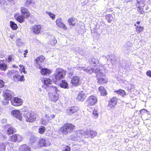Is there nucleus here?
<instances>
[{
  "label": "nucleus",
  "mask_w": 151,
  "mask_h": 151,
  "mask_svg": "<svg viewBox=\"0 0 151 151\" xmlns=\"http://www.w3.org/2000/svg\"><path fill=\"white\" fill-rule=\"evenodd\" d=\"M105 68L103 66H99L95 70V73L96 74V77L98 78V82L101 83H104L106 82V79L102 77H99V76H104L105 75Z\"/></svg>",
  "instance_id": "obj_1"
},
{
  "label": "nucleus",
  "mask_w": 151,
  "mask_h": 151,
  "mask_svg": "<svg viewBox=\"0 0 151 151\" xmlns=\"http://www.w3.org/2000/svg\"><path fill=\"white\" fill-rule=\"evenodd\" d=\"M75 129V126L70 123H66L61 128V130L65 135L71 133Z\"/></svg>",
  "instance_id": "obj_2"
},
{
  "label": "nucleus",
  "mask_w": 151,
  "mask_h": 151,
  "mask_svg": "<svg viewBox=\"0 0 151 151\" xmlns=\"http://www.w3.org/2000/svg\"><path fill=\"white\" fill-rule=\"evenodd\" d=\"M84 131L82 130L77 131L75 134L71 135L69 137V139L73 140L80 142L83 140L82 138V135Z\"/></svg>",
  "instance_id": "obj_3"
},
{
  "label": "nucleus",
  "mask_w": 151,
  "mask_h": 151,
  "mask_svg": "<svg viewBox=\"0 0 151 151\" xmlns=\"http://www.w3.org/2000/svg\"><path fill=\"white\" fill-rule=\"evenodd\" d=\"M22 114L27 122H32L36 118L37 115L33 113H29L27 111H22Z\"/></svg>",
  "instance_id": "obj_4"
},
{
  "label": "nucleus",
  "mask_w": 151,
  "mask_h": 151,
  "mask_svg": "<svg viewBox=\"0 0 151 151\" xmlns=\"http://www.w3.org/2000/svg\"><path fill=\"white\" fill-rule=\"evenodd\" d=\"M57 73L55 76V77L57 80L62 79L64 77L66 74V72L61 68L56 69Z\"/></svg>",
  "instance_id": "obj_5"
},
{
  "label": "nucleus",
  "mask_w": 151,
  "mask_h": 151,
  "mask_svg": "<svg viewBox=\"0 0 151 151\" xmlns=\"http://www.w3.org/2000/svg\"><path fill=\"white\" fill-rule=\"evenodd\" d=\"M39 148L43 147H48L50 145V143L48 140L46 138H40L38 141Z\"/></svg>",
  "instance_id": "obj_6"
},
{
  "label": "nucleus",
  "mask_w": 151,
  "mask_h": 151,
  "mask_svg": "<svg viewBox=\"0 0 151 151\" xmlns=\"http://www.w3.org/2000/svg\"><path fill=\"white\" fill-rule=\"evenodd\" d=\"M97 101V98L96 97L92 96H89L86 100L88 106H92L95 104Z\"/></svg>",
  "instance_id": "obj_7"
},
{
  "label": "nucleus",
  "mask_w": 151,
  "mask_h": 151,
  "mask_svg": "<svg viewBox=\"0 0 151 151\" xmlns=\"http://www.w3.org/2000/svg\"><path fill=\"white\" fill-rule=\"evenodd\" d=\"M12 104L15 106H19L22 104V100L20 98L15 97L11 100Z\"/></svg>",
  "instance_id": "obj_8"
},
{
  "label": "nucleus",
  "mask_w": 151,
  "mask_h": 151,
  "mask_svg": "<svg viewBox=\"0 0 151 151\" xmlns=\"http://www.w3.org/2000/svg\"><path fill=\"white\" fill-rule=\"evenodd\" d=\"M117 98L116 97H113L109 101L108 107L110 109H113L117 103Z\"/></svg>",
  "instance_id": "obj_9"
},
{
  "label": "nucleus",
  "mask_w": 151,
  "mask_h": 151,
  "mask_svg": "<svg viewBox=\"0 0 151 151\" xmlns=\"http://www.w3.org/2000/svg\"><path fill=\"white\" fill-rule=\"evenodd\" d=\"M48 97L50 100L55 102L58 100L59 95L57 93L48 92Z\"/></svg>",
  "instance_id": "obj_10"
},
{
  "label": "nucleus",
  "mask_w": 151,
  "mask_h": 151,
  "mask_svg": "<svg viewBox=\"0 0 151 151\" xmlns=\"http://www.w3.org/2000/svg\"><path fill=\"white\" fill-rule=\"evenodd\" d=\"M55 116L54 114L51 115V114H46L45 116V118H46L47 121L43 119L42 121V124L44 125H45L47 124V122L53 119Z\"/></svg>",
  "instance_id": "obj_11"
},
{
  "label": "nucleus",
  "mask_w": 151,
  "mask_h": 151,
  "mask_svg": "<svg viewBox=\"0 0 151 151\" xmlns=\"http://www.w3.org/2000/svg\"><path fill=\"white\" fill-rule=\"evenodd\" d=\"M45 58L42 55L40 56L35 60L36 63V67L39 69L41 68L42 63L44 61Z\"/></svg>",
  "instance_id": "obj_12"
},
{
  "label": "nucleus",
  "mask_w": 151,
  "mask_h": 151,
  "mask_svg": "<svg viewBox=\"0 0 151 151\" xmlns=\"http://www.w3.org/2000/svg\"><path fill=\"white\" fill-rule=\"evenodd\" d=\"M22 111H23L22 110L21 112H22ZM22 112L21 114H20V112L19 110H15L12 111L11 114L14 117L21 120L22 118V115L23 114H22Z\"/></svg>",
  "instance_id": "obj_13"
},
{
  "label": "nucleus",
  "mask_w": 151,
  "mask_h": 151,
  "mask_svg": "<svg viewBox=\"0 0 151 151\" xmlns=\"http://www.w3.org/2000/svg\"><path fill=\"white\" fill-rule=\"evenodd\" d=\"M78 109V108L77 107L73 106L68 108L66 109V111L68 115H71L77 112Z\"/></svg>",
  "instance_id": "obj_14"
},
{
  "label": "nucleus",
  "mask_w": 151,
  "mask_h": 151,
  "mask_svg": "<svg viewBox=\"0 0 151 151\" xmlns=\"http://www.w3.org/2000/svg\"><path fill=\"white\" fill-rule=\"evenodd\" d=\"M77 69L78 70H83L85 72H86L88 74H91L94 72V70L90 67H88L85 68V67H78Z\"/></svg>",
  "instance_id": "obj_15"
},
{
  "label": "nucleus",
  "mask_w": 151,
  "mask_h": 151,
  "mask_svg": "<svg viewBox=\"0 0 151 151\" xmlns=\"http://www.w3.org/2000/svg\"><path fill=\"white\" fill-rule=\"evenodd\" d=\"M12 143L9 142H6L5 143H0V150L1 151H5L6 150V146H9V147H13L12 146Z\"/></svg>",
  "instance_id": "obj_16"
},
{
  "label": "nucleus",
  "mask_w": 151,
  "mask_h": 151,
  "mask_svg": "<svg viewBox=\"0 0 151 151\" xmlns=\"http://www.w3.org/2000/svg\"><path fill=\"white\" fill-rule=\"evenodd\" d=\"M61 21L62 19L61 18L57 19L56 21V25L59 28H62L65 29H67L66 26Z\"/></svg>",
  "instance_id": "obj_17"
},
{
  "label": "nucleus",
  "mask_w": 151,
  "mask_h": 151,
  "mask_svg": "<svg viewBox=\"0 0 151 151\" xmlns=\"http://www.w3.org/2000/svg\"><path fill=\"white\" fill-rule=\"evenodd\" d=\"M11 139L12 142H20L22 139V138L19 135L14 134L11 137Z\"/></svg>",
  "instance_id": "obj_18"
},
{
  "label": "nucleus",
  "mask_w": 151,
  "mask_h": 151,
  "mask_svg": "<svg viewBox=\"0 0 151 151\" xmlns=\"http://www.w3.org/2000/svg\"><path fill=\"white\" fill-rule=\"evenodd\" d=\"M86 95L83 91H81L78 93L77 99L80 101H83L86 98Z\"/></svg>",
  "instance_id": "obj_19"
},
{
  "label": "nucleus",
  "mask_w": 151,
  "mask_h": 151,
  "mask_svg": "<svg viewBox=\"0 0 151 151\" xmlns=\"http://www.w3.org/2000/svg\"><path fill=\"white\" fill-rule=\"evenodd\" d=\"M22 12V14L25 17H29L30 13L29 11L24 7H21L20 8Z\"/></svg>",
  "instance_id": "obj_20"
},
{
  "label": "nucleus",
  "mask_w": 151,
  "mask_h": 151,
  "mask_svg": "<svg viewBox=\"0 0 151 151\" xmlns=\"http://www.w3.org/2000/svg\"><path fill=\"white\" fill-rule=\"evenodd\" d=\"M46 89L48 90L49 92L51 93H57L59 91V90L56 86H50L46 87Z\"/></svg>",
  "instance_id": "obj_21"
},
{
  "label": "nucleus",
  "mask_w": 151,
  "mask_h": 151,
  "mask_svg": "<svg viewBox=\"0 0 151 151\" xmlns=\"http://www.w3.org/2000/svg\"><path fill=\"white\" fill-rule=\"evenodd\" d=\"M79 78L77 76H75L72 78L71 83L73 85L76 86L79 83Z\"/></svg>",
  "instance_id": "obj_22"
},
{
  "label": "nucleus",
  "mask_w": 151,
  "mask_h": 151,
  "mask_svg": "<svg viewBox=\"0 0 151 151\" xmlns=\"http://www.w3.org/2000/svg\"><path fill=\"white\" fill-rule=\"evenodd\" d=\"M32 30L35 34H38L41 31V26L40 25L34 26Z\"/></svg>",
  "instance_id": "obj_23"
},
{
  "label": "nucleus",
  "mask_w": 151,
  "mask_h": 151,
  "mask_svg": "<svg viewBox=\"0 0 151 151\" xmlns=\"http://www.w3.org/2000/svg\"><path fill=\"white\" fill-rule=\"evenodd\" d=\"M31 148L25 145H23L19 146V151H30Z\"/></svg>",
  "instance_id": "obj_24"
},
{
  "label": "nucleus",
  "mask_w": 151,
  "mask_h": 151,
  "mask_svg": "<svg viewBox=\"0 0 151 151\" xmlns=\"http://www.w3.org/2000/svg\"><path fill=\"white\" fill-rule=\"evenodd\" d=\"M11 92L8 90H7L3 92V95L5 98L11 100L12 98V95Z\"/></svg>",
  "instance_id": "obj_25"
},
{
  "label": "nucleus",
  "mask_w": 151,
  "mask_h": 151,
  "mask_svg": "<svg viewBox=\"0 0 151 151\" xmlns=\"http://www.w3.org/2000/svg\"><path fill=\"white\" fill-rule=\"evenodd\" d=\"M59 85L60 87L64 89H68V85L65 80H62L60 83Z\"/></svg>",
  "instance_id": "obj_26"
},
{
  "label": "nucleus",
  "mask_w": 151,
  "mask_h": 151,
  "mask_svg": "<svg viewBox=\"0 0 151 151\" xmlns=\"http://www.w3.org/2000/svg\"><path fill=\"white\" fill-rule=\"evenodd\" d=\"M24 76H20L19 75H15L13 77V79L14 81L17 82L18 81H24Z\"/></svg>",
  "instance_id": "obj_27"
},
{
  "label": "nucleus",
  "mask_w": 151,
  "mask_h": 151,
  "mask_svg": "<svg viewBox=\"0 0 151 151\" xmlns=\"http://www.w3.org/2000/svg\"><path fill=\"white\" fill-rule=\"evenodd\" d=\"M51 71L48 70L47 68H42L41 70V74L44 75H49L51 73Z\"/></svg>",
  "instance_id": "obj_28"
},
{
  "label": "nucleus",
  "mask_w": 151,
  "mask_h": 151,
  "mask_svg": "<svg viewBox=\"0 0 151 151\" xmlns=\"http://www.w3.org/2000/svg\"><path fill=\"white\" fill-rule=\"evenodd\" d=\"M77 19L75 18H72L68 19V22L70 25L74 26L76 23Z\"/></svg>",
  "instance_id": "obj_29"
},
{
  "label": "nucleus",
  "mask_w": 151,
  "mask_h": 151,
  "mask_svg": "<svg viewBox=\"0 0 151 151\" xmlns=\"http://www.w3.org/2000/svg\"><path fill=\"white\" fill-rule=\"evenodd\" d=\"M99 91L100 92L101 96H105L107 94L106 90L102 86H101L99 88Z\"/></svg>",
  "instance_id": "obj_30"
},
{
  "label": "nucleus",
  "mask_w": 151,
  "mask_h": 151,
  "mask_svg": "<svg viewBox=\"0 0 151 151\" xmlns=\"http://www.w3.org/2000/svg\"><path fill=\"white\" fill-rule=\"evenodd\" d=\"M89 62L90 64L94 63L96 64L99 63L98 59L96 57L94 56L92 58L89 59Z\"/></svg>",
  "instance_id": "obj_31"
},
{
  "label": "nucleus",
  "mask_w": 151,
  "mask_h": 151,
  "mask_svg": "<svg viewBox=\"0 0 151 151\" xmlns=\"http://www.w3.org/2000/svg\"><path fill=\"white\" fill-rule=\"evenodd\" d=\"M16 132V130L14 128L11 127L7 130V133L8 135H9L15 133Z\"/></svg>",
  "instance_id": "obj_32"
},
{
  "label": "nucleus",
  "mask_w": 151,
  "mask_h": 151,
  "mask_svg": "<svg viewBox=\"0 0 151 151\" xmlns=\"http://www.w3.org/2000/svg\"><path fill=\"white\" fill-rule=\"evenodd\" d=\"M28 17H24L23 15L21 14L17 17L16 18V20L19 22L22 23L23 22L25 18H27Z\"/></svg>",
  "instance_id": "obj_33"
},
{
  "label": "nucleus",
  "mask_w": 151,
  "mask_h": 151,
  "mask_svg": "<svg viewBox=\"0 0 151 151\" xmlns=\"http://www.w3.org/2000/svg\"><path fill=\"white\" fill-rule=\"evenodd\" d=\"M105 17L106 20L108 23H111L113 20L114 18L112 15L110 14H107L106 15Z\"/></svg>",
  "instance_id": "obj_34"
},
{
  "label": "nucleus",
  "mask_w": 151,
  "mask_h": 151,
  "mask_svg": "<svg viewBox=\"0 0 151 151\" xmlns=\"http://www.w3.org/2000/svg\"><path fill=\"white\" fill-rule=\"evenodd\" d=\"M44 82L46 85L48 86L52 83V81L49 78H45L44 79Z\"/></svg>",
  "instance_id": "obj_35"
},
{
  "label": "nucleus",
  "mask_w": 151,
  "mask_h": 151,
  "mask_svg": "<svg viewBox=\"0 0 151 151\" xmlns=\"http://www.w3.org/2000/svg\"><path fill=\"white\" fill-rule=\"evenodd\" d=\"M10 26L12 29L15 30L17 29V25L14 22L11 21L10 22Z\"/></svg>",
  "instance_id": "obj_36"
},
{
  "label": "nucleus",
  "mask_w": 151,
  "mask_h": 151,
  "mask_svg": "<svg viewBox=\"0 0 151 151\" xmlns=\"http://www.w3.org/2000/svg\"><path fill=\"white\" fill-rule=\"evenodd\" d=\"M114 92L122 96L125 95V91L121 89H120L118 91H114Z\"/></svg>",
  "instance_id": "obj_37"
},
{
  "label": "nucleus",
  "mask_w": 151,
  "mask_h": 151,
  "mask_svg": "<svg viewBox=\"0 0 151 151\" xmlns=\"http://www.w3.org/2000/svg\"><path fill=\"white\" fill-rule=\"evenodd\" d=\"M37 140L36 137L32 136L30 138L29 142L30 144H33L35 143Z\"/></svg>",
  "instance_id": "obj_38"
},
{
  "label": "nucleus",
  "mask_w": 151,
  "mask_h": 151,
  "mask_svg": "<svg viewBox=\"0 0 151 151\" xmlns=\"http://www.w3.org/2000/svg\"><path fill=\"white\" fill-rule=\"evenodd\" d=\"M83 134L84 135L85 137L86 138H88L89 137L91 138V136L90 134V132L89 130H88L85 132H84Z\"/></svg>",
  "instance_id": "obj_39"
},
{
  "label": "nucleus",
  "mask_w": 151,
  "mask_h": 151,
  "mask_svg": "<svg viewBox=\"0 0 151 151\" xmlns=\"http://www.w3.org/2000/svg\"><path fill=\"white\" fill-rule=\"evenodd\" d=\"M45 130V129L44 127L41 126L39 128L38 132L40 134H42L44 133Z\"/></svg>",
  "instance_id": "obj_40"
},
{
  "label": "nucleus",
  "mask_w": 151,
  "mask_h": 151,
  "mask_svg": "<svg viewBox=\"0 0 151 151\" xmlns=\"http://www.w3.org/2000/svg\"><path fill=\"white\" fill-rule=\"evenodd\" d=\"M7 68V65L4 63L0 64V69L2 70H5Z\"/></svg>",
  "instance_id": "obj_41"
},
{
  "label": "nucleus",
  "mask_w": 151,
  "mask_h": 151,
  "mask_svg": "<svg viewBox=\"0 0 151 151\" xmlns=\"http://www.w3.org/2000/svg\"><path fill=\"white\" fill-rule=\"evenodd\" d=\"M34 3V2L33 0H27L25 2V4L26 6H28Z\"/></svg>",
  "instance_id": "obj_42"
},
{
  "label": "nucleus",
  "mask_w": 151,
  "mask_h": 151,
  "mask_svg": "<svg viewBox=\"0 0 151 151\" xmlns=\"http://www.w3.org/2000/svg\"><path fill=\"white\" fill-rule=\"evenodd\" d=\"M0 6H1L2 8L6 9L9 7V4L7 3L6 1L5 2L4 1V2L2 3V5H0Z\"/></svg>",
  "instance_id": "obj_43"
},
{
  "label": "nucleus",
  "mask_w": 151,
  "mask_h": 151,
  "mask_svg": "<svg viewBox=\"0 0 151 151\" xmlns=\"http://www.w3.org/2000/svg\"><path fill=\"white\" fill-rule=\"evenodd\" d=\"M144 28L142 27H140L139 26H137L136 27V30L137 32L138 33L142 31L143 30Z\"/></svg>",
  "instance_id": "obj_44"
},
{
  "label": "nucleus",
  "mask_w": 151,
  "mask_h": 151,
  "mask_svg": "<svg viewBox=\"0 0 151 151\" xmlns=\"http://www.w3.org/2000/svg\"><path fill=\"white\" fill-rule=\"evenodd\" d=\"M97 112V111L95 109L93 112V117L95 119H97L99 116L98 113Z\"/></svg>",
  "instance_id": "obj_45"
},
{
  "label": "nucleus",
  "mask_w": 151,
  "mask_h": 151,
  "mask_svg": "<svg viewBox=\"0 0 151 151\" xmlns=\"http://www.w3.org/2000/svg\"><path fill=\"white\" fill-rule=\"evenodd\" d=\"M89 132H90L91 138H92L93 137L95 136L97 134V133L96 131L93 130H89Z\"/></svg>",
  "instance_id": "obj_46"
},
{
  "label": "nucleus",
  "mask_w": 151,
  "mask_h": 151,
  "mask_svg": "<svg viewBox=\"0 0 151 151\" xmlns=\"http://www.w3.org/2000/svg\"><path fill=\"white\" fill-rule=\"evenodd\" d=\"M46 13L49 15L50 17L51 18L52 20L55 19V14L49 12L47 11L46 12Z\"/></svg>",
  "instance_id": "obj_47"
},
{
  "label": "nucleus",
  "mask_w": 151,
  "mask_h": 151,
  "mask_svg": "<svg viewBox=\"0 0 151 151\" xmlns=\"http://www.w3.org/2000/svg\"><path fill=\"white\" fill-rule=\"evenodd\" d=\"M10 100L5 98L2 101V103L3 105H6L9 103V101Z\"/></svg>",
  "instance_id": "obj_48"
},
{
  "label": "nucleus",
  "mask_w": 151,
  "mask_h": 151,
  "mask_svg": "<svg viewBox=\"0 0 151 151\" xmlns=\"http://www.w3.org/2000/svg\"><path fill=\"white\" fill-rule=\"evenodd\" d=\"M17 45L18 46H23L24 44V42L20 41L19 40L17 41Z\"/></svg>",
  "instance_id": "obj_49"
},
{
  "label": "nucleus",
  "mask_w": 151,
  "mask_h": 151,
  "mask_svg": "<svg viewBox=\"0 0 151 151\" xmlns=\"http://www.w3.org/2000/svg\"><path fill=\"white\" fill-rule=\"evenodd\" d=\"M70 147L68 146H66L64 148L63 151H70Z\"/></svg>",
  "instance_id": "obj_50"
},
{
  "label": "nucleus",
  "mask_w": 151,
  "mask_h": 151,
  "mask_svg": "<svg viewBox=\"0 0 151 151\" xmlns=\"http://www.w3.org/2000/svg\"><path fill=\"white\" fill-rule=\"evenodd\" d=\"M13 55H10L8 56V59L9 62H10L12 61V60H13Z\"/></svg>",
  "instance_id": "obj_51"
},
{
  "label": "nucleus",
  "mask_w": 151,
  "mask_h": 151,
  "mask_svg": "<svg viewBox=\"0 0 151 151\" xmlns=\"http://www.w3.org/2000/svg\"><path fill=\"white\" fill-rule=\"evenodd\" d=\"M7 3L9 4V5H12L14 4V1L13 0H7L6 1Z\"/></svg>",
  "instance_id": "obj_52"
},
{
  "label": "nucleus",
  "mask_w": 151,
  "mask_h": 151,
  "mask_svg": "<svg viewBox=\"0 0 151 151\" xmlns=\"http://www.w3.org/2000/svg\"><path fill=\"white\" fill-rule=\"evenodd\" d=\"M114 56V55H110L106 56H105V57L107 59V60L109 59V58L112 60V57Z\"/></svg>",
  "instance_id": "obj_53"
},
{
  "label": "nucleus",
  "mask_w": 151,
  "mask_h": 151,
  "mask_svg": "<svg viewBox=\"0 0 151 151\" xmlns=\"http://www.w3.org/2000/svg\"><path fill=\"white\" fill-rule=\"evenodd\" d=\"M133 87V86L131 84H130L129 85H128V86L127 87V89L129 91H130L132 88Z\"/></svg>",
  "instance_id": "obj_54"
},
{
  "label": "nucleus",
  "mask_w": 151,
  "mask_h": 151,
  "mask_svg": "<svg viewBox=\"0 0 151 151\" xmlns=\"http://www.w3.org/2000/svg\"><path fill=\"white\" fill-rule=\"evenodd\" d=\"M4 86V83L2 80H0V88H2Z\"/></svg>",
  "instance_id": "obj_55"
},
{
  "label": "nucleus",
  "mask_w": 151,
  "mask_h": 151,
  "mask_svg": "<svg viewBox=\"0 0 151 151\" xmlns=\"http://www.w3.org/2000/svg\"><path fill=\"white\" fill-rule=\"evenodd\" d=\"M140 112L141 114H142L145 112H148V111L147 110H146L145 109H143L140 110Z\"/></svg>",
  "instance_id": "obj_56"
},
{
  "label": "nucleus",
  "mask_w": 151,
  "mask_h": 151,
  "mask_svg": "<svg viewBox=\"0 0 151 151\" xmlns=\"http://www.w3.org/2000/svg\"><path fill=\"white\" fill-rule=\"evenodd\" d=\"M147 75L149 76V77H151V71H148L146 73Z\"/></svg>",
  "instance_id": "obj_57"
},
{
  "label": "nucleus",
  "mask_w": 151,
  "mask_h": 151,
  "mask_svg": "<svg viewBox=\"0 0 151 151\" xmlns=\"http://www.w3.org/2000/svg\"><path fill=\"white\" fill-rule=\"evenodd\" d=\"M22 71L24 73L26 74L27 73V72L25 70V68L24 66H23V68H22Z\"/></svg>",
  "instance_id": "obj_58"
},
{
  "label": "nucleus",
  "mask_w": 151,
  "mask_h": 151,
  "mask_svg": "<svg viewBox=\"0 0 151 151\" xmlns=\"http://www.w3.org/2000/svg\"><path fill=\"white\" fill-rule=\"evenodd\" d=\"M28 50H25L24 53V57H26L25 55H26V54L27 53H28Z\"/></svg>",
  "instance_id": "obj_59"
},
{
  "label": "nucleus",
  "mask_w": 151,
  "mask_h": 151,
  "mask_svg": "<svg viewBox=\"0 0 151 151\" xmlns=\"http://www.w3.org/2000/svg\"><path fill=\"white\" fill-rule=\"evenodd\" d=\"M73 73L74 71L73 70H72L69 73V74L71 76L73 75Z\"/></svg>",
  "instance_id": "obj_60"
},
{
  "label": "nucleus",
  "mask_w": 151,
  "mask_h": 151,
  "mask_svg": "<svg viewBox=\"0 0 151 151\" xmlns=\"http://www.w3.org/2000/svg\"><path fill=\"white\" fill-rule=\"evenodd\" d=\"M5 0H0V5H2V3L4 2Z\"/></svg>",
  "instance_id": "obj_61"
},
{
  "label": "nucleus",
  "mask_w": 151,
  "mask_h": 151,
  "mask_svg": "<svg viewBox=\"0 0 151 151\" xmlns=\"http://www.w3.org/2000/svg\"><path fill=\"white\" fill-rule=\"evenodd\" d=\"M1 121L2 123H4V122H6V120L5 119H3Z\"/></svg>",
  "instance_id": "obj_62"
},
{
  "label": "nucleus",
  "mask_w": 151,
  "mask_h": 151,
  "mask_svg": "<svg viewBox=\"0 0 151 151\" xmlns=\"http://www.w3.org/2000/svg\"><path fill=\"white\" fill-rule=\"evenodd\" d=\"M144 0H137L138 2H143Z\"/></svg>",
  "instance_id": "obj_63"
},
{
  "label": "nucleus",
  "mask_w": 151,
  "mask_h": 151,
  "mask_svg": "<svg viewBox=\"0 0 151 151\" xmlns=\"http://www.w3.org/2000/svg\"><path fill=\"white\" fill-rule=\"evenodd\" d=\"M24 66L23 65H19V67H20V68H22Z\"/></svg>",
  "instance_id": "obj_64"
}]
</instances>
